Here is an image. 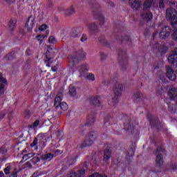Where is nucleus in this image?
<instances>
[{
    "label": "nucleus",
    "instance_id": "obj_1",
    "mask_svg": "<svg viewBox=\"0 0 177 177\" xmlns=\"http://www.w3.org/2000/svg\"><path fill=\"white\" fill-rule=\"evenodd\" d=\"M169 5H170V8L166 10V19L171 21V27H174V24H177L176 1L171 0L169 1Z\"/></svg>",
    "mask_w": 177,
    "mask_h": 177
},
{
    "label": "nucleus",
    "instance_id": "obj_2",
    "mask_svg": "<svg viewBox=\"0 0 177 177\" xmlns=\"http://www.w3.org/2000/svg\"><path fill=\"white\" fill-rule=\"evenodd\" d=\"M122 89H124L122 84L118 82L117 80L113 81V91L115 96L109 101L110 106H115V104H118V97L121 96Z\"/></svg>",
    "mask_w": 177,
    "mask_h": 177
},
{
    "label": "nucleus",
    "instance_id": "obj_3",
    "mask_svg": "<svg viewBox=\"0 0 177 177\" xmlns=\"http://www.w3.org/2000/svg\"><path fill=\"white\" fill-rule=\"evenodd\" d=\"M153 5V0H146L143 3V12L141 13V17L145 20V21H151L153 19V14L149 12Z\"/></svg>",
    "mask_w": 177,
    "mask_h": 177
},
{
    "label": "nucleus",
    "instance_id": "obj_4",
    "mask_svg": "<svg viewBox=\"0 0 177 177\" xmlns=\"http://www.w3.org/2000/svg\"><path fill=\"white\" fill-rule=\"evenodd\" d=\"M86 57V53L82 50H78L75 55H70L68 57L69 59V64L70 66H75L78 64L80 62H82V60H85Z\"/></svg>",
    "mask_w": 177,
    "mask_h": 177
},
{
    "label": "nucleus",
    "instance_id": "obj_5",
    "mask_svg": "<svg viewBox=\"0 0 177 177\" xmlns=\"http://www.w3.org/2000/svg\"><path fill=\"white\" fill-rule=\"evenodd\" d=\"M118 60L122 71H127L128 68V59H127V52L125 50H119Z\"/></svg>",
    "mask_w": 177,
    "mask_h": 177
},
{
    "label": "nucleus",
    "instance_id": "obj_6",
    "mask_svg": "<svg viewBox=\"0 0 177 177\" xmlns=\"http://www.w3.org/2000/svg\"><path fill=\"white\" fill-rule=\"evenodd\" d=\"M62 100H63V93H59L55 98L54 106L55 109H59V107L61 110L66 111L68 109V105L64 102H62Z\"/></svg>",
    "mask_w": 177,
    "mask_h": 177
},
{
    "label": "nucleus",
    "instance_id": "obj_7",
    "mask_svg": "<svg viewBox=\"0 0 177 177\" xmlns=\"http://www.w3.org/2000/svg\"><path fill=\"white\" fill-rule=\"evenodd\" d=\"M156 162L158 167H162L164 164V158L162 157V153H165V149L162 147L159 146L156 149Z\"/></svg>",
    "mask_w": 177,
    "mask_h": 177
},
{
    "label": "nucleus",
    "instance_id": "obj_8",
    "mask_svg": "<svg viewBox=\"0 0 177 177\" xmlns=\"http://www.w3.org/2000/svg\"><path fill=\"white\" fill-rule=\"evenodd\" d=\"M171 28L169 26H165L159 33L160 38L162 39H167L169 35H171Z\"/></svg>",
    "mask_w": 177,
    "mask_h": 177
},
{
    "label": "nucleus",
    "instance_id": "obj_9",
    "mask_svg": "<svg viewBox=\"0 0 177 177\" xmlns=\"http://www.w3.org/2000/svg\"><path fill=\"white\" fill-rule=\"evenodd\" d=\"M35 23V17L32 15H30L25 24V28H26L27 31H31V30H32V27H34Z\"/></svg>",
    "mask_w": 177,
    "mask_h": 177
},
{
    "label": "nucleus",
    "instance_id": "obj_10",
    "mask_svg": "<svg viewBox=\"0 0 177 177\" xmlns=\"http://www.w3.org/2000/svg\"><path fill=\"white\" fill-rule=\"evenodd\" d=\"M96 121V113H89L86 117V125L87 127H92Z\"/></svg>",
    "mask_w": 177,
    "mask_h": 177
},
{
    "label": "nucleus",
    "instance_id": "obj_11",
    "mask_svg": "<svg viewBox=\"0 0 177 177\" xmlns=\"http://www.w3.org/2000/svg\"><path fill=\"white\" fill-rule=\"evenodd\" d=\"M150 124L153 128H156L158 131H160V128H161V123L158 118H149Z\"/></svg>",
    "mask_w": 177,
    "mask_h": 177
},
{
    "label": "nucleus",
    "instance_id": "obj_12",
    "mask_svg": "<svg viewBox=\"0 0 177 177\" xmlns=\"http://www.w3.org/2000/svg\"><path fill=\"white\" fill-rule=\"evenodd\" d=\"M166 71L167 78H169L170 81H175V80H176V75H175V73H174V70L172 69V68L167 66L166 68Z\"/></svg>",
    "mask_w": 177,
    "mask_h": 177
},
{
    "label": "nucleus",
    "instance_id": "obj_13",
    "mask_svg": "<svg viewBox=\"0 0 177 177\" xmlns=\"http://www.w3.org/2000/svg\"><path fill=\"white\" fill-rule=\"evenodd\" d=\"M88 70L89 68L88 67V64H83L80 65L79 68L80 77H85V75L88 73Z\"/></svg>",
    "mask_w": 177,
    "mask_h": 177
},
{
    "label": "nucleus",
    "instance_id": "obj_14",
    "mask_svg": "<svg viewBox=\"0 0 177 177\" xmlns=\"http://www.w3.org/2000/svg\"><path fill=\"white\" fill-rule=\"evenodd\" d=\"M153 48L158 49V52H160L161 55H165L167 53V50H168V48H167V46L164 45L159 46V44L158 42L153 45Z\"/></svg>",
    "mask_w": 177,
    "mask_h": 177
},
{
    "label": "nucleus",
    "instance_id": "obj_15",
    "mask_svg": "<svg viewBox=\"0 0 177 177\" xmlns=\"http://www.w3.org/2000/svg\"><path fill=\"white\" fill-rule=\"evenodd\" d=\"M80 167L81 168V169H79L77 171V175L79 177H83L84 175L85 174V171H86V169H88V163L84 162V163L80 165Z\"/></svg>",
    "mask_w": 177,
    "mask_h": 177
},
{
    "label": "nucleus",
    "instance_id": "obj_16",
    "mask_svg": "<svg viewBox=\"0 0 177 177\" xmlns=\"http://www.w3.org/2000/svg\"><path fill=\"white\" fill-rule=\"evenodd\" d=\"M81 32H82L81 28H75L72 30L71 35L73 38H78V37H81Z\"/></svg>",
    "mask_w": 177,
    "mask_h": 177
},
{
    "label": "nucleus",
    "instance_id": "obj_17",
    "mask_svg": "<svg viewBox=\"0 0 177 177\" xmlns=\"http://www.w3.org/2000/svg\"><path fill=\"white\" fill-rule=\"evenodd\" d=\"M86 27L91 32H99V27L95 23H91L86 25Z\"/></svg>",
    "mask_w": 177,
    "mask_h": 177
},
{
    "label": "nucleus",
    "instance_id": "obj_18",
    "mask_svg": "<svg viewBox=\"0 0 177 177\" xmlns=\"http://www.w3.org/2000/svg\"><path fill=\"white\" fill-rule=\"evenodd\" d=\"M129 5L133 9H139L140 8V0H129Z\"/></svg>",
    "mask_w": 177,
    "mask_h": 177
},
{
    "label": "nucleus",
    "instance_id": "obj_19",
    "mask_svg": "<svg viewBox=\"0 0 177 177\" xmlns=\"http://www.w3.org/2000/svg\"><path fill=\"white\" fill-rule=\"evenodd\" d=\"M168 96L169 99L171 100H175V98L177 97V88H171L168 91Z\"/></svg>",
    "mask_w": 177,
    "mask_h": 177
},
{
    "label": "nucleus",
    "instance_id": "obj_20",
    "mask_svg": "<svg viewBox=\"0 0 177 177\" xmlns=\"http://www.w3.org/2000/svg\"><path fill=\"white\" fill-rule=\"evenodd\" d=\"M110 157H111V150L110 148H106L104 150V161L107 162L110 160Z\"/></svg>",
    "mask_w": 177,
    "mask_h": 177
},
{
    "label": "nucleus",
    "instance_id": "obj_21",
    "mask_svg": "<svg viewBox=\"0 0 177 177\" xmlns=\"http://www.w3.org/2000/svg\"><path fill=\"white\" fill-rule=\"evenodd\" d=\"M45 55V63L46 64L47 67H50V64L52 62H50V60H52V57H50V52L49 50H47L46 53L44 54Z\"/></svg>",
    "mask_w": 177,
    "mask_h": 177
},
{
    "label": "nucleus",
    "instance_id": "obj_22",
    "mask_svg": "<svg viewBox=\"0 0 177 177\" xmlns=\"http://www.w3.org/2000/svg\"><path fill=\"white\" fill-rule=\"evenodd\" d=\"M133 99L136 102H140L143 99V94L140 91H136L133 95Z\"/></svg>",
    "mask_w": 177,
    "mask_h": 177
},
{
    "label": "nucleus",
    "instance_id": "obj_23",
    "mask_svg": "<svg viewBox=\"0 0 177 177\" xmlns=\"http://www.w3.org/2000/svg\"><path fill=\"white\" fill-rule=\"evenodd\" d=\"M92 145H93V142L88 138L79 145V147L83 149V147H89V146H92Z\"/></svg>",
    "mask_w": 177,
    "mask_h": 177
},
{
    "label": "nucleus",
    "instance_id": "obj_24",
    "mask_svg": "<svg viewBox=\"0 0 177 177\" xmlns=\"http://www.w3.org/2000/svg\"><path fill=\"white\" fill-rule=\"evenodd\" d=\"M93 15L95 19H97L100 21V24H103L104 23V18L103 17V15H102V13L93 12Z\"/></svg>",
    "mask_w": 177,
    "mask_h": 177
},
{
    "label": "nucleus",
    "instance_id": "obj_25",
    "mask_svg": "<svg viewBox=\"0 0 177 177\" xmlns=\"http://www.w3.org/2000/svg\"><path fill=\"white\" fill-rule=\"evenodd\" d=\"M53 157H55V155H53V153H48L41 155L40 156V158L43 161H46V160H52V158H53Z\"/></svg>",
    "mask_w": 177,
    "mask_h": 177
},
{
    "label": "nucleus",
    "instance_id": "obj_26",
    "mask_svg": "<svg viewBox=\"0 0 177 177\" xmlns=\"http://www.w3.org/2000/svg\"><path fill=\"white\" fill-rule=\"evenodd\" d=\"M117 81V77H115L114 80H113V77L111 79H107L106 80H104L102 82V85H104V86H109L110 84H114V81Z\"/></svg>",
    "mask_w": 177,
    "mask_h": 177
},
{
    "label": "nucleus",
    "instance_id": "obj_27",
    "mask_svg": "<svg viewBox=\"0 0 177 177\" xmlns=\"http://www.w3.org/2000/svg\"><path fill=\"white\" fill-rule=\"evenodd\" d=\"M8 28L10 31H13L16 28V21L10 19L8 23Z\"/></svg>",
    "mask_w": 177,
    "mask_h": 177
},
{
    "label": "nucleus",
    "instance_id": "obj_28",
    "mask_svg": "<svg viewBox=\"0 0 177 177\" xmlns=\"http://www.w3.org/2000/svg\"><path fill=\"white\" fill-rule=\"evenodd\" d=\"M176 105L174 104H170L168 106V111H169V113H171V114H175V113H176Z\"/></svg>",
    "mask_w": 177,
    "mask_h": 177
},
{
    "label": "nucleus",
    "instance_id": "obj_29",
    "mask_svg": "<svg viewBox=\"0 0 177 177\" xmlns=\"http://www.w3.org/2000/svg\"><path fill=\"white\" fill-rule=\"evenodd\" d=\"M91 104L94 106H100V97H94L93 100H91Z\"/></svg>",
    "mask_w": 177,
    "mask_h": 177
},
{
    "label": "nucleus",
    "instance_id": "obj_30",
    "mask_svg": "<svg viewBox=\"0 0 177 177\" xmlns=\"http://www.w3.org/2000/svg\"><path fill=\"white\" fill-rule=\"evenodd\" d=\"M124 129L125 131H132L133 126L132 124H131V120H129L128 122L124 123Z\"/></svg>",
    "mask_w": 177,
    "mask_h": 177
},
{
    "label": "nucleus",
    "instance_id": "obj_31",
    "mask_svg": "<svg viewBox=\"0 0 177 177\" xmlns=\"http://www.w3.org/2000/svg\"><path fill=\"white\" fill-rule=\"evenodd\" d=\"M74 13H75V10H74V7L73 6H71L70 8L65 11L66 16H71L72 15H74Z\"/></svg>",
    "mask_w": 177,
    "mask_h": 177
},
{
    "label": "nucleus",
    "instance_id": "obj_32",
    "mask_svg": "<svg viewBox=\"0 0 177 177\" xmlns=\"http://www.w3.org/2000/svg\"><path fill=\"white\" fill-rule=\"evenodd\" d=\"M69 93L71 96H75V95H77V90L75 89V87L74 86H69Z\"/></svg>",
    "mask_w": 177,
    "mask_h": 177
},
{
    "label": "nucleus",
    "instance_id": "obj_33",
    "mask_svg": "<svg viewBox=\"0 0 177 177\" xmlns=\"http://www.w3.org/2000/svg\"><path fill=\"white\" fill-rule=\"evenodd\" d=\"M173 33L171 35V38L174 41H177V28H175V24L174 25Z\"/></svg>",
    "mask_w": 177,
    "mask_h": 177
},
{
    "label": "nucleus",
    "instance_id": "obj_34",
    "mask_svg": "<svg viewBox=\"0 0 177 177\" xmlns=\"http://www.w3.org/2000/svg\"><path fill=\"white\" fill-rule=\"evenodd\" d=\"M36 39H37V41H39V45H41V44H42V42H44V39H45V38H46V36H45L44 35H38L37 36H36Z\"/></svg>",
    "mask_w": 177,
    "mask_h": 177
},
{
    "label": "nucleus",
    "instance_id": "obj_35",
    "mask_svg": "<svg viewBox=\"0 0 177 177\" xmlns=\"http://www.w3.org/2000/svg\"><path fill=\"white\" fill-rule=\"evenodd\" d=\"M7 60H13L15 59V51H12L6 56Z\"/></svg>",
    "mask_w": 177,
    "mask_h": 177
},
{
    "label": "nucleus",
    "instance_id": "obj_36",
    "mask_svg": "<svg viewBox=\"0 0 177 177\" xmlns=\"http://www.w3.org/2000/svg\"><path fill=\"white\" fill-rule=\"evenodd\" d=\"M99 42H101L103 45H109V42L106 40V37L104 36H102L98 39Z\"/></svg>",
    "mask_w": 177,
    "mask_h": 177
},
{
    "label": "nucleus",
    "instance_id": "obj_37",
    "mask_svg": "<svg viewBox=\"0 0 177 177\" xmlns=\"http://www.w3.org/2000/svg\"><path fill=\"white\" fill-rule=\"evenodd\" d=\"M39 161H41V158H39L38 156H35L30 160V162H32V164L34 165H35L37 162H39Z\"/></svg>",
    "mask_w": 177,
    "mask_h": 177
},
{
    "label": "nucleus",
    "instance_id": "obj_38",
    "mask_svg": "<svg viewBox=\"0 0 177 177\" xmlns=\"http://www.w3.org/2000/svg\"><path fill=\"white\" fill-rule=\"evenodd\" d=\"M118 39H121L122 42L126 41L128 42V44H129V42H131V38L129 37V36H125L124 37H119Z\"/></svg>",
    "mask_w": 177,
    "mask_h": 177
},
{
    "label": "nucleus",
    "instance_id": "obj_39",
    "mask_svg": "<svg viewBox=\"0 0 177 177\" xmlns=\"http://www.w3.org/2000/svg\"><path fill=\"white\" fill-rule=\"evenodd\" d=\"M87 80H88L89 81H95V75L92 74V73H89L87 76H86Z\"/></svg>",
    "mask_w": 177,
    "mask_h": 177
},
{
    "label": "nucleus",
    "instance_id": "obj_40",
    "mask_svg": "<svg viewBox=\"0 0 177 177\" xmlns=\"http://www.w3.org/2000/svg\"><path fill=\"white\" fill-rule=\"evenodd\" d=\"M7 151L8 149H6V147H5L4 145L0 148L1 154H6Z\"/></svg>",
    "mask_w": 177,
    "mask_h": 177
},
{
    "label": "nucleus",
    "instance_id": "obj_41",
    "mask_svg": "<svg viewBox=\"0 0 177 177\" xmlns=\"http://www.w3.org/2000/svg\"><path fill=\"white\" fill-rule=\"evenodd\" d=\"M31 157H34V153H30L28 154H25V155H24L22 158H23V160H24V158H26V160H27L28 158H31Z\"/></svg>",
    "mask_w": 177,
    "mask_h": 177
},
{
    "label": "nucleus",
    "instance_id": "obj_42",
    "mask_svg": "<svg viewBox=\"0 0 177 177\" xmlns=\"http://www.w3.org/2000/svg\"><path fill=\"white\" fill-rule=\"evenodd\" d=\"M48 42L49 44H55L56 43V39L53 36H50L48 38Z\"/></svg>",
    "mask_w": 177,
    "mask_h": 177
},
{
    "label": "nucleus",
    "instance_id": "obj_43",
    "mask_svg": "<svg viewBox=\"0 0 177 177\" xmlns=\"http://www.w3.org/2000/svg\"><path fill=\"white\" fill-rule=\"evenodd\" d=\"M39 125V120H37L35 121V122L32 123V124L30 126V128H37Z\"/></svg>",
    "mask_w": 177,
    "mask_h": 177
},
{
    "label": "nucleus",
    "instance_id": "obj_44",
    "mask_svg": "<svg viewBox=\"0 0 177 177\" xmlns=\"http://www.w3.org/2000/svg\"><path fill=\"white\" fill-rule=\"evenodd\" d=\"M170 169H172V171H176L177 169V164L174 162H171L170 164Z\"/></svg>",
    "mask_w": 177,
    "mask_h": 177
},
{
    "label": "nucleus",
    "instance_id": "obj_45",
    "mask_svg": "<svg viewBox=\"0 0 177 177\" xmlns=\"http://www.w3.org/2000/svg\"><path fill=\"white\" fill-rule=\"evenodd\" d=\"M10 169H11V167L10 166H7L4 169V172H5L6 175H9V174H10Z\"/></svg>",
    "mask_w": 177,
    "mask_h": 177
},
{
    "label": "nucleus",
    "instance_id": "obj_46",
    "mask_svg": "<svg viewBox=\"0 0 177 177\" xmlns=\"http://www.w3.org/2000/svg\"><path fill=\"white\" fill-rule=\"evenodd\" d=\"M88 39V35H86V34H83L82 35V37L80 38V41L82 42H85V41H87Z\"/></svg>",
    "mask_w": 177,
    "mask_h": 177
},
{
    "label": "nucleus",
    "instance_id": "obj_47",
    "mask_svg": "<svg viewBox=\"0 0 177 177\" xmlns=\"http://www.w3.org/2000/svg\"><path fill=\"white\" fill-rule=\"evenodd\" d=\"M101 60H106L107 59V54L104 53H100Z\"/></svg>",
    "mask_w": 177,
    "mask_h": 177
},
{
    "label": "nucleus",
    "instance_id": "obj_48",
    "mask_svg": "<svg viewBox=\"0 0 177 177\" xmlns=\"http://www.w3.org/2000/svg\"><path fill=\"white\" fill-rule=\"evenodd\" d=\"M159 8L160 9H164V8H165V5L164 4V1L159 0Z\"/></svg>",
    "mask_w": 177,
    "mask_h": 177
},
{
    "label": "nucleus",
    "instance_id": "obj_49",
    "mask_svg": "<svg viewBox=\"0 0 177 177\" xmlns=\"http://www.w3.org/2000/svg\"><path fill=\"white\" fill-rule=\"evenodd\" d=\"M5 93V85L1 84L0 85V95H3Z\"/></svg>",
    "mask_w": 177,
    "mask_h": 177
},
{
    "label": "nucleus",
    "instance_id": "obj_50",
    "mask_svg": "<svg viewBox=\"0 0 177 177\" xmlns=\"http://www.w3.org/2000/svg\"><path fill=\"white\" fill-rule=\"evenodd\" d=\"M88 139L92 140V142H93V140H96V136H94L93 133H90L88 135Z\"/></svg>",
    "mask_w": 177,
    "mask_h": 177
},
{
    "label": "nucleus",
    "instance_id": "obj_51",
    "mask_svg": "<svg viewBox=\"0 0 177 177\" xmlns=\"http://www.w3.org/2000/svg\"><path fill=\"white\" fill-rule=\"evenodd\" d=\"M37 145H38V138H35L30 146L31 147H34V146H37Z\"/></svg>",
    "mask_w": 177,
    "mask_h": 177
},
{
    "label": "nucleus",
    "instance_id": "obj_52",
    "mask_svg": "<svg viewBox=\"0 0 177 177\" xmlns=\"http://www.w3.org/2000/svg\"><path fill=\"white\" fill-rule=\"evenodd\" d=\"M59 154H62V151H60V149H55L54 151V157H56V156H59Z\"/></svg>",
    "mask_w": 177,
    "mask_h": 177
},
{
    "label": "nucleus",
    "instance_id": "obj_53",
    "mask_svg": "<svg viewBox=\"0 0 177 177\" xmlns=\"http://www.w3.org/2000/svg\"><path fill=\"white\" fill-rule=\"evenodd\" d=\"M47 27L46 24H43L39 28V31H44V30H46Z\"/></svg>",
    "mask_w": 177,
    "mask_h": 177
},
{
    "label": "nucleus",
    "instance_id": "obj_54",
    "mask_svg": "<svg viewBox=\"0 0 177 177\" xmlns=\"http://www.w3.org/2000/svg\"><path fill=\"white\" fill-rule=\"evenodd\" d=\"M30 116H31V113L30 112V111H25L26 118H30Z\"/></svg>",
    "mask_w": 177,
    "mask_h": 177
},
{
    "label": "nucleus",
    "instance_id": "obj_55",
    "mask_svg": "<svg viewBox=\"0 0 177 177\" xmlns=\"http://www.w3.org/2000/svg\"><path fill=\"white\" fill-rule=\"evenodd\" d=\"M7 3H9V5H12V3H15L17 0H5ZM21 0H19V2Z\"/></svg>",
    "mask_w": 177,
    "mask_h": 177
},
{
    "label": "nucleus",
    "instance_id": "obj_56",
    "mask_svg": "<svg viewBox=\"0 0 177 177\" xmlns=\"http://www.w3.org/2000/svg\"><path fill=\"white\" fill-rule=\"evenodd\" d=\"M0 82H2L3 84H6V79L2 77V75L0 73Z\"/></svg>",
    "mask_w": 177,
    "mask_h": 177
},
{
    "label": "nucleus",
    "instance_id": "obj_57",
    "mask_svg": "<svg viewBox=\"0 0 177 177\" xmlns=\"http://www.w3.org/2000/svg\"><path fill=\"white\" fill-rule=\"evenodd\" d=\"M165 74L162 73L160 76V80L162 81V82H165V77H164Z\"/></svg>",
    "mask_w": 177,
    "mask_h": 177
},
{
    "label": "nucleus",
    "instance_id": "obj_58",
    "mask_svg": "<svg viewBox=\"0 0 177 177\" xmlns=\"http://www.w3.org/2000/svg\"><path fill=\"white\" fill-rule=\"evenodd\" d=\"M52 6H53L52 1H48V3L46 4V8L50 9V8H52Z\"/></svg>",
    "mask_w": 177,
    "mask_h": 177
},
{
    "label": "nucleus",
    "instance_id": "obj_59",
    "mask_svg": "<svg viewBox=\"0 0 177 177\" xmlns=\"http://www.w3.org/2000/svg\"><path fill=\"white\" fill-rule=\"evenodd\" d=\"M68 177H77V174L75 172L71 173L68 175Z\"/></svg>",
    "mask_w": 177,
    "mask_h": 177
},
{
    "label": "nucleus",
    "instance_id": "obj_60",
    "mask_svg": "<svg viewBox=\"0 0 177 177\" xmlns=\"http://www.w3.org/2000/svg\"><path fill=\"white\" fill-rule=\"evenodd\" d=\"M10 177H17V171H13Z\"/></svg>",
    "mask_w": 177,
    "mask_h": 177
},
{
    "label": "nucleus",
    "instance_id": "obj_61",
    "mask_svg": "<svg viewBox=\"0 0 177 177\" xmlns=\"http://www.w3.org/2000/svg\"><path fill=\"white\" fill-rule=\"evenodd\" d=\"M26 167H28V168H32V165H31V162H26Z\"/></svg>",
    "mask_w": 177,
    "mask_h": 177
},
{
    "label": "nucleus",
    "instance_id": "obj_62",
    "mask_svg": "<svg viewBox=\"0 0 177 177\" xmlns=\"http://www.w3.org/2000/svg\"><path fill=\"white\" fill-rule=\"evenodd\" d=\"M52 71H53L54 73H56V71H57V66H54L53 67L51 68Z\"/></svg>",
    "mask_w": 177,
    "mask_h": 177
},
{
    "label": "nucleus",
    "instance_id": "obj_63",
    "mask_svg": "<svg viewBox=\"0 0 177 177\" xmlns=\"http://www.w3.org/2000/svg\"><path fill=\"white\" fill-rule=\"evenodd\" d=\"M110 120H111V116L110 115L106 116V118H105V122L110 121Z\"/></svg>",
    "mask_w": 177,
    "mask_h": 177
},
{
    "label": "nucleus",
    "instance_id": "obj_64",
    "mask_svg": "<svg viewBox=\"0 0 177 177\" xmlns=\"http://www.w3.org/2000/svg\"><path fill=\"white\" fill-rule=\"evenodd\" d=\"M0 177H5V174H3V171H0Z\"/></svg>",
    "mask_w": 177,
    "mask_h": 177
}]
</instances>
